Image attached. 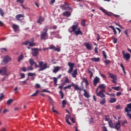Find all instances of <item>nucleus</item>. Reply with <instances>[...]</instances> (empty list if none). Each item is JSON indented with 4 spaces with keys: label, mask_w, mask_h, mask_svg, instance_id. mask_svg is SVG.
<instances>
[{
    "label": "nucleus",
    "mask_w": 131,
    "mask_h": 131,
    "mask_svg": "<svg viewBox=\"0 0 131 131\" xmlns=\"http://www.w3.org/2000/svg\"><path fill=\"white\" fill-rule=\"evenodd\" d=\"M29 63L31 66L34 65L36 68H40L38 70L39 71H42L49 68L48 67V63H45L43 61H39V66L37 65V63L34 61L33 58H31L29 60Z\"/></svg>",
    "instance_id": "nucleus-1"
},
{
    "label": "nucleus",
    "mask_w": 131,
    "mask_h": 131,
    "mask_svg": "<svg viewBox=\"0 0 131 131\" xmlns=\"http://www.w3.org/2000/svg\"><path fill=\"white\" fill-rule=\"evenodd\" d=\"M74 24V25H73L72 26V30L69 31V32L72 33V32H74V34L76 36H77L78 35H82V32H81V31H80V28H78V23L75 22ZM77 28H78V29H77ZM76 29H77V31H76Z\"/></svg>",
    "instance_id": "nucleus-2"
},
{
    "label": "nucleus",
    "mask_w": 131,
    "mask_h": 131,
    "mask_svg": "<svg viewBox=\"0 0 131 131\" xmlns=\"http://www.w3.org/2000/svg\"><path fill=\"white\" fill-rule=\"evenodd\" d=\"M51 29V28H49V26H46L45 27L44 29L42 30V32H41L40 34V39L41 40H46L48 39L49 35L48 34V30Z\"/></svg>",
    "instance_id": "nucleus-3"
},
{
    "label": "nucleus",
    "mask_w": 131,
    "mask_h": 131,
    "mask_svg": "<svg viewBox=\"0 0 131 131\" xmlns=\"http://www.w3.org/2000/svg\"><path fill=\"white\" fill-rule=\"evenodd\" d=\"M98 88L101 89L98 93H97V96L100 97L101 98L105 97V95L103 94L105 92V89L106 86L104 84H101L98 86Z\"/></svg>",
    "instance_id": "nucleus-4"
},
{
    "label": "nucleus",
    "mask_w": 131,
    "mask_h": 131,
    "mask_svg": "<svg viewBox=\"0 0 131 131\" xmlns=\"http://www.w3.org/2000/svg\"><path fill=\"white\" fill-rule=\"evenodd\" d=\"M71 86H74L75 87V90L82 91V88L79 87L78 85H76L74 83H72L71 84L67 85V86H65L64 88V90H66V89H70L71 88Z\"/></svg>",
    "instance_id": "nucleus-5"
},
{
    "label": "nucleus",
    "mask_w": 131,
    "mask_h": 131,
    "mask_svg": "<svg viewBox=\"0 0 131 131\" xmlns=\"http://www.w3.org/2000/svg\"><path fill=\"white\" fill-rule=\"evenodd\" d=\"M11 74V72L8 73L7 69L6 67H3L2 70H0V74L3 76H8L10 75Z\"/></svg>",
    "instance_id": "nucleus-6"
},
{
    "label": "nucleus",
    "mask_w": 131,
    "mask_h": 131,
    "mask_svg": "<svg viewBox=\"0 0 131 131\" xmlns=\"http://www.w3.org/2000/svg\"><path fill=\"white\" fill-rule=\"evenodd\" d=\"M11 60L12 58L9 55H7L3 58V60H2V64H6Z\"/></svg>",
    "instance_id": "nucleus-7"
},
{
    "label": "nucleus",
    "mask_w": 131,
    "mask_h": 131,
    "mask_svg": "<svg viewBox=\"0 0 131 131\" xmlns=\"http://www.w3.org/2000/svg\"><path fill=\"white\" fill-rule=\"evenodd\" d=\"M108 75L110 76V77L113 79L112 82L116 84L117 82L116 80L117 79V76L111 73H108Z\"/></svg>",
    "instance_id": "nucleus-8"
},
{
    "label": "nucleus",
    "mask_w": 131,
    "mask_h": 131,
    "mask_svg": "<svg viewBox=\"0 0 131 131\" xmlns=\"http://www.w3.org/2000/svg\"><path fill=\"white\" fill-rule=\"evenodd\" d=\"M38 48H33L32 49V54L34 57H37L39 54V51H38Z\"/></svg>",
    "instance_id": "nucleus-9"
},
{
    "label": "nucleus",
    "mask_w": 131,
    "mask_h": 131,
    "mask_svg": "<svg viewBox=\"0 0 131 131\" xmlns=\"http://www.w3.org/2000/svg\"><path fill=\"white\" fill-rule=\"evenodd\" d=\"M74 65H75V64L73 63H71L70 62H68V66L70 67V69L68 71L69 73H71V72L73 71V68H74Z\"/></svg>",
    "instance_id": "nucleus-10"
},
{
    "label": "nucleus",
    "mask_w": 131,
    "mask_h": 131,
    "mask_svg": "<svg viewBox=\"0 0 131 131\" xmlns=\"http://www.w3.org/2000/svg\"><path fill=\"white\" fill-rule=\"evenodd\" d=\"M122 54L123 58H125L126 60H128L130 58V55L129 53L125 54L124 51H122Z\"/></svg>",
    "instance_id": "nucleus-11"
},
{
    "label": "nucleus",
    "mask_w": 131,
    "mask_h": 131,
    "mask_svg": "<svg viewBox=\"0 0 131 131\" xmlns=\"http://www.w3.org/2000/svg\"><path fill=\"white\" fill-rule=\"evenodd\" d=\"M121 127V122L118 120L117 123L115 124L114 128L117 129V130H119Z\"/></svg>",
    "instance_id": "nucleus-12"
},
{
    "label": "nucleus",
    "mask_w": 131,
    "mask_h": 131,
    "mask_svg": "<svg viewBox=\"0 0 131 131\" xmlns=\"http://www.w3.org/2000/svg\"><path fill=\"white\" fill-rule=\"evenodd\" d=\"M100 10H101L104 13H105L106 15L108 16H112V15H113V13L109 12H107L105 10L103 9L102 8H100Z\"/></svg>",
    "instance_id": "nucleus-13"
},
{
    "label": "nucleus",
    "mask_w": 131,
    "mask_h": 131,
    "mask_svg": "<svg viewBox=\"0 0 131 131\" xmlns=\"http://www.w3.org/2000/svg\"><path fill=\"white\" fill-rule=\"evenodd\" d=\"M47 49H51V50H53L57 52H60V49L59 48H56L54 46V45H51L50 46L49 48H48Z\"/></svg>",
    "instance_id": "nucleus-14"
},
{
    "label": "nucleus",
    "mask_w": 131,
    "mask_h": 131,
    "mask_svg": "<svg viewBox=\"0 0 131 131\" xmlns=\"http://www.w3.org/2000/svg\"><path fill=\"white\" fill-rule=\"evenodd\" d=\"M125 111L127 113L131 112V103L127 104V106L125 107Z\"/></svg>",
    "instance_id": "nucleus-15"
},
{
    "label": "nucleus",
    "mask_w": 131,
    "mask_h": 131,
    "mask_svg": "<svg viewBox=\"0 0 131 131\" xmlns=\"http://www.w3.org/2000/svg\"><path fill=\"white\" fill-rule=\"evenodd\" d=\"M100 81V79L98 77H96L93 81V83L95 86H96L97 83Z\"/></svg>",
    "instance_id": "nucleus-16"
},
{
    "label": "nucleus",
    "mask_w": 131,
    "mask_h": 131,
    "mask_svg": "<svg viewBox=\"0 0 131 131\" xmlns=\"http://www.w3.org/2000/svg\"><path fill=\"white\" fill-rule=\"evenodd\" d=\"M68 5V3L64 2V5H61L60 6V8L62 9V10H67V6Z\"/></svg>",
    "instance_id": "nucleus-17"
},
{
    "label": "nucleus",
    "mask_w": 131,
    "mask_h": 131,
    "mask_svg": "<svg viewBox=\"0 0 131 131\" xmlns=\"http://www.w3.org/2000/svg\"><path fill=\"white\" fill-rule=\"evenodd\" d=\"M24 17H25L24 14H19V15H17L15 16V18L17 20H21V18H24Z\"/></svg>",
    "instance_id": "nucleus-18"
},
{
    "label": "nucleus",
    "mask_w": 131,
    "mask_h": 131,
    "mask_svg": "<svg viewBox=\"0 0 131 131\" xmlns=\"http://www.w3.org/2000/svg\"><path fill=\"white\" fill-rule=\"evenodd\" d=\"M62 15L64 17H70L71 16V13L68 12V11H66L65 12H63L62 13Z\"/></svg>",
    "instance_id": "nucleus-19"
},
{
    "label": "nucleus",
    "mask_w": 131,
    "mask_h": 131,
    "mask_svg": "<svg viewBox=\"0 0 131 131\" xmlns=\"http://www.w3.org/2000/svg\"><path fill=\"white\" fill-rule=\"evenodd\" d=\"M44 21H45V17L40 16L39 17L38 20H37V23L41 24V23L43 22Z\"/></svg>",
    "instance_id": "nucleus-20"
},
{
    "label": "nucleus",
    "mask_w": 131,
    "mask_h": 131,
    "mask_svg": "<svg viewBox=\"0 0 131 131\" xmlns=\"http://www.w3.org/2000/svg\"><path fill=\"white\" fill-rule=\"evenodd\" d=\"M12 28H13L14 32H17V31L19 29V26L18 25H13L12 26Z\"/></svg>",
    "instance_id": "nucleus-21"
},
{
    "label": "nucleus",
    "mask_w": 131,
    "mask_h": 131,
    "mask_svg": "<svg viewBox=\"0 0 131 131\" xmlns=\"http://www.w3.org/2000/svg\"><path fill=\"white\" fill-rule=\"evenodd\" d=\"M77 69H75L72 73V76L73 78H76L77 76Z\"/></svg>",
    "instance_id": "nucleus-22"
},
{
    "label": "nucleus",
    "mask_w": 131,
    "mask_h": 131,
    "mask_svg": "<svg viewBox=\"0 0 131 131\" xmlns=\"http://www.w3.org/2000/svg\"><path fill=\"white\" fill-rule=\"evenodd\" d=\"M82 90H83V92H84V94H83L84 96L86 98H89L90 97L89 94L85 90H83V89H82Z\"/></svg>",
    "instance_id": "nucleus-23"
},
{
    "label": "nucleus",
    "mask_w": 131,
    "mask_h": 131,
    "mask_svg": "<svg viewBox=\"0 0 131 131\" xmlns=\"http://www.w3.org/2000/svg\"><path fill=\"white\" fill-rule=\"evenodd\" d=\"M60 69L61 68L59 67H56L54 68V69L53 70V72L54 73H56L57 72L59 71Z\"/></svg>",
    "instance_id": "nucleus-24"
},
{
    "label": "nucleus",
    "mask_w": 131,
    "mask_h": 131,
    "mask_svg": "<svg viewBox=\"0 0 131 131\" xmlns=\"http://www.w3.org/2000/svg\"><path fill=\"white\" fill-rule=\"evenodd\" d=\"M108 125L110 126V127H111V128H114V125H113V121L110 120V121H108Z\"/></svg>",
    "instance_id": "nucleus-25"
},
{
    "label": "nucleus",
    "mask_w": 131,
    "mask_h": 131,
    "mask_svg": "<svg viewBox=\"0 0 131 131\" xmlns=\"http://www.w3.org/2000/svg\"><path fill=\"white\" fill-rule=\"evenodd\" d=\"M84 46L86 47V49L88 50H91V48H92L90 44H89L88 43H85Z\"/></svg>",
    "instance_id": "nucleus-26"
},
{
    "label": "nucleus",
    "mask_w": 131,
    "mask_h": 131,
    "mask_svg": "<svg viewBox=\"0 0 131 131\" xmlns=\"http://www.w3.org/2000/svg\"><path fill=\"white\" fill-rule=\"evenodd\" d=\"M91 60L94 62H99L100 61V58L93 57L91 58Z\"/></svg>",
    "instance_id": "nucleus-27"
},
{
    "label": "nucleus",
    "mask_w": 131,
    "mask_h": 131,
    "mask_svg": "<svg viewBox=\"0 0 131 131\" xmlns=\"http://www.w3.org/2000/svg\"><path fill=\"white\" fill-rule=\"evenodd\" d=\"M82 80H83V82L85 83L86 86H88L89 84L88 80L85 78L84 77L83 78Z\"/></svg>",
    "instance_id": "nucleus-28"
},
{
    "label": "nucleus",
    "mask_w": 131,
    "mask_h": 131,
    "mask_svg": "<svg viewBox=\"0 0 131 131\" xmlns=\"http://www.w3.org/2000/svg\"><path fill=\"white\" fill-rule=\"evenodd\" d=\"M24 58V55L22 54L20 55L18 58V61L20 62L21 60H22Z\"/></svg>",
    "instance_id": "nucleus-29"
},
{
    "label": "nucleus",
    "mask_w": 131,
    "mask_h": 131,
    "mask_svg": "<svg viewBox=\"0 0 131 131\" xmlns=\"http://www.w3.org/2000/svg\"><path fill=\"white\" fill-rule=\"evenodd\" d=\"M106 102V100L105 98H102V99L100 100V104H103Z\"/></svg>",
    "instance_id": "nucleus-30"
},
{
    "label": "nucleus",
    "mask_w": 131,
    "mask_h": 131,
    "mask_svg": "<svg viewBox=\"0 0 131 131\" xmlns=\"http://www.w3.org/2000/svg\"><path fill=\"white\" fill-rule=\"evenodd\" d=\"M14 101V100L12 99H10L9 100L7 101V104L8 105H10Z\"/></svg>",
    "instance_id": "nucleus-31"
},
{
    "label": "nucleus",
    "mask_w": 131,
    "mask_h": 131,
    "mask_svg": "<svg viewBox=\"0 0 131 131\" xmlns=\"http://www.w3.org/2000/svg\"><path fill=\"white\" fill-rule=\"evenodd\" d=\"M53 81L54 82V84L55 86H57V82H58V78H56V77H54L53 78Z\"/></svg>",
    "instance_id": "nucleus-32"
},
{
    "label": "nucleus",
    "mask_w": 131,
    "mask_h": 131,
    "mask_svg": "<svg viewBox=\"0 0 131 131\" xmlns=\"http://www.w3.org/2000/svg\"><path fill=\"white\" fill-rule=\"evenodd\" d=\"M116 101V99L115 98H112L110 100V103H114V102H115Z\"/></svg>",
    "instance_id": "nucleus-33"
},
{
    "label": "nucleus",
    "mask_w": 131,
    "mask_h": 131,
    "mask_svg": "<svg viewBox=\"0 0 131 131\" xmlns=\"http://www.w3.org/2000/svg\"><path fill=\"white\" fill-rule=\"evenodd\" d=\"M88 73H89L90 74V78H91L93 76V74L92 72L88 69Z\"/></svg>",
    "instance_id": "nucleus-34"
},
{
    "label": "nucleus",
    "mask_w": 131,
    "mask_h": 131,
    "mask_svg": "<svg viewBox=\"0 0 131 131\" xmlns=\"http://www.w3.org/2000/svg\"><path fill=\"white\" fill-rule=\"evenodd\" d=\"M109 27L113 29V32H114V34L116 35L117 34V31H116V30L114 28V27L113 26H111Z\"/></svg>",
    "instance_id": "nucleus-35"
},
{
    "label": "nucleus",
    "mask_w": 131,
    "mask_h": 131,
    "mask_svg": "<svg viewBox=\"0 0 131 131\" xmlns=\"http://www.w3.org/2000/svg\"><path fill=\"white\" fill-rule=\"evenodd\" d=\"M36 74L34 73H29L28 74V76L29 77H30V76H36Z\"/></svg>",
    "instance_id": "nucleus-36"
},
{
    "label": "nucleus",
    "mask_w": 131,
    "mask_h": 131,
    "mask_svg": "<svg viewBox=\"0 0 131 131\" xmlns=\"http://www.w3.org/2000/svg\"><path fill=\"white\" fill-rule=\"evenodd\" d=\"M104 62L105 63L106 66L111 63V61L108 59L105 60Z\"/></svg>",
    "instance_id": "nucleus-37"
},
{
    "label": "nucleus",
    "mask_w": 131,
    "mask_h": 131,
    "mask_svg": "<svg viewBox=\"0 0 131 131\" xmlns=\"http://www.w3.org/2000/svg\"><path fill=\"white\" fill-rule=\"evenodd\" d=\"M0 14L2 16H4L5 13L2 9H0Z\"/></svg>",
    "instance_id": "nucleus-38"
},
{
    "label": "nucleus",
    "mask_w": 131,
    "mask_h": 131,
    "mask_svg": "<svg viewBox=\"0 0 131 131\" xmlns=\"http://www.w3.org/2000/svg\"><path fill=\"white\" fill-rule=\"evenodd\" d=\"M64 79H65V80H64V82H66V83H69L70 81H69V79H68V77L67 76H65L64 77Z\"/></svg>",
    "instance_id": "nucleus-39"
},
{
    "label": "nucleus",
    "mask_w": 131,
    "mask_h": 131,
    "mask_svg": "<svg viewBox=\"0 0 131 131\" xmlns=\"http://www.w3.org/2000/svg\"><path fill=\"white\" fill-rule=\"evenodd\" d=\"M59 94H60V95L61 96V99L64 98V93H63V92H62V90L60 91Z\"/></svg>",
    "instance_id": "nucleus-40"
},
{
    "label": "nucleus",
    "mask_w": 131,
    "mask_h": 131,
    "mask_svg": "<svg viewBox=\"0 0 131 131\" xmlns=\"http://www.w3.org/2000/svg\"><path fill=\"white\" fill-rule=\"evenodd\" d=\"M105 121H108H108H110V119L108 118V117H109V116L108 115H107V116H105Z\"/></svg>",
    "instance_id": "nucleus-41"
},
{
    "label": "nucleus",
    "mask_w": 131,
    "mask_h": 131,
    "mask_svg": "<svg viewBox=\"0 0 131 131\" xmlns=\"http://www.w3.org/2000/svg\"><path fill=\"white\" fill-rule=\"evenodd\" d=\"M33 68L31 66L30 67H28V68H27V70L30 71H33Z\"/></svg>",
    "instance_id": "nucleus-42"
},
{
    "label": "nucleus",
    "mask_w": 131,
    "mask_h": 131,
    "mask_svg": "<svg viewBox=\"0 0 131 131\" xmlns=\"http://www.w3.org/2000/svg\"><path fill=\"white\" fill-rule=\"evenodd\" d=\"M81 25L84 27L85 26V20L84 19L82 20Z\"/></svg>",
    "instance_id": "nucleus-43"
},
{
    "label": "nucleus",
    "mask_w": 131,
    "mask_h": 131,
    "mask_svg": "<svg viewBox=\"0 0 131 131\" xmlns=\"http://www.w3.org/2000/svg\"><path fill=\"white\" fill-rule=\"evenodd\" d=\"M120 67L122 68V70H123L124 73L125 74H126V72H125V69H124V66H123V64L121 63V64H120Z\"/></svg>",
    "instance_id": "nucleus-44"
},
{
    "label": "nucleus",
    "mask_w": 131,
    "mask_h": 131,
    "mask_svg": "<svg viewBox=\"0 0 131 131\" xmlns=\"http://www.w3.org/2000/svg\"><path fill=\"white\" fill-rule=\"evenodd\" d=\"M38 93H39V91L37 90V91H36V92L34 94L32 95L31 96H32V97L36 96Z\"/></svg>",
    "instance_id": "nucleus-45"
},
{
    "label": "nucleus",
    "mask_w": 131,
    "mask_h": 131,
    "mask_svg": "<svg viewBox=\"0 0 131 131\" xmlns=\"http://www.w3.org/2000/svg\"><path fill=\"white\" fill-rule=\"evenodd\" d=\"M24 0H17L16 2L19 3L20 4H23L24 3Z\"/></svg>",
    "instance_id": "nucleus-46"
},
{
    "label": "nucleus",
    "mask_w": 131,
    "mask_h": 131,
    "mask_svg": "<svg viewBox=\"0 0 131 131\" xmlns=\"http://www.w3.org/2000/svg\"><path fill=\"white\" fill-rule=\"evenodd\" d=\"M102 53H103V57L105 59H106L107 58V56H106V53L105 51H102Z\"/></svg>",
    "instance_id": "nucleus-47"
},
{
    "label": "nucleus",
    "mask_w": 131,
    "mask_h": 131,
    "mask_svg": "<svg viewBox=\"0 0 131 131\" xmlns=\"http://www.w3.org/2000/svg\"><path fill=\"white\" fill-rule=\"evenodd\" d=\"M70 115H67L66 117V120H69L70 119Z\"/></svg>",
    "instance_id": "nucleus-48"
},
{
    "label": "nucleus",
    "mask_w": 131,
    "mask_h": 131,
    "mask_svg": "<svg viewBox=\"0 0 131 131\" xmlns=\"http://www.w3.org/2000/svg\"><path fill=\"white\" fill-rule=\"evenodd\" d=\"M36 45V43H33V42H30V44H29L30 47L35 46Z\"/></svg>",
    "instance_id": "nucleus-49"
},
{
    "label": "nucleus",
    "mask_w": 131,
    "mask_h": 131,
    "mask_svg": "<svg viewBox=\"0 0 131 131\" xmlns=\"http://www.w3.org/2000/svg\"><path fill=\"white\" fill-rule=\"evenodd\" d=\"M30 42H31V41H27L24 42L23 44H24V45H26V46H27V45H28L30 46Z\"/></svg>",
    "instance_id": "nucleus-50"
},
{
    "label": "nucleus",
    "mask_w": 131,
    "mask_h": 131,
    "mask_svg": "<svg viewBox=\"0 0 131 131\" xmlns=\"http://www.w3.org/2000/svg\"><path fill=\"white\" fill-rule=\"evenodd\" d=\"M120 87L119 86H116V87H113L112 89L116 90V91H118Z\"/></svg>",
    "instance_id": "nucleus-51"
},
{
    "label": "nucleus",
    "mask_w": 131,
    "mask_h": 131,
    "mask_svg": "<svg viewBox=\"0 0 131 131\" xmlns=\"http://www.w3.org/2000/svg\"><path fill=\"white\" fill-rule=\"evenodd\" d=\"M21 70L23 71V72H26L27 69L26 67H24L23 68H21Z\"/></svg>",
    "instance_id": "nucleus-52"
},
{
    "label": "nucleus",
    "mask_w": 131,
    "mask_h": 131,
    "mask_svg": "<svg viewBox=\"0 0 131 131\" xmlns=\"http://www.w3.org/2000/svg\"><path fill=\"white\" fill-rule=\"evenodd\" d=\"M113 42L114 43H116L117 42V39L115 38L114 37H113Z\"/></svg>",
    "instance_id": "nucleus-53"
},
{
    "label": "nucleus",
    "mask_w": 131,
    "mask_h": 131,
    "mask_svg": "<svg viewBox=\"0 0 131 131\" xmlns=\"http://www.w3.org/2000/svg\"><path fill=\"white\" fill-rule=\"evenodd\" d=\"M126 123H127V120H125L122 122V125H123V126H124V125H125V124H126Z\"/></svg>",
    "instance_id": "nucleus-54"
},
{
    "label": "nucleus",
    "mask_w": 131,
    "mask_h": 131,
    "mask_svg": "<svg viewBox=\"0 0 131 131\" xmlns=\"http://www.w3.org/2000/svg\"><path fill=\"white\" fill-rule=\"evenodd\" d=\"M67 10H72V8H71L70 6H69V5H68H68H67Z\"/></svg>",
    "instance_id": "nucleus-55"
},
{
    "label": "nucleus",
    "mask_w": 131,
    "mask_h": 131,
    "mask_svg": "<svg viewBox=\"0 0 131 131\" xmlns=\"http://www.w3.org/2000/svg\"><path fill=\"white\" fill-rule=\"evenodd\" d=\"M127 117H129V119H131V114L127 113Z\"/></svg>",
    "instance_id": "nucleus-56"
},
{
    "label": "nucleus",
    "mask_w": 131,
    "mask_h": 131,
    "mask_svg": "<svg viewBox=\"0 0 131 131\" xmlns=\"http://www.w3.org/2000/svg\"><path fill=\"white\" fill-rule=\"evenodd\" d=\"M20 76H21V78H24L25 77L26 75L24 73H21L20 74Z\"/></svg>",
    "instance_id": "nucleus-57"
},
{
    "label": "nucleus",
    "mask_w": 131,
    "mask_h": 131,
    "mask_svg": "<svg viewBox=\"0 0 131 131\" xmlns=\"http://www.w3.org/2000/svg\"><path fill=\"white\" fill-rule=\"evenodd\" d=\"M52 111L53 112H54V113H57L58 114V112L55 110L54 106L52 107Z\"/></svg>",
    "instance_id": "nucleus-58"
},
{
    "label": "nucleus",
    "mask_w": 131,
    "mask_h": 131,
    "mask_svg": "<svg viewBox=\"0 0 131 131\" xmlns=\"http://www.w3.org/2000/svg\"><path fill=\"white\" fill-rule=\"evenodd\" d=\"M66 103H67L66 100H63L62 101V105H66Z\"/></svg>",
    "instance_id": "nucleus-59"
},
{
    "label": "nucleus",
    "mask_w": 131,
    "mask_h": 131,
    "mask_svg": "<svg viewBox=\"0 0 131 131\" xmlns=\"http://www.w3.org/2000/svg\"><path fill=\"white\" fill-rule=\"evenodd\" d=\"M4 94H1L0 96V100H2L4 98Z\"/></svg>",
    "instance_id": "nucleus-60"
},
{
    "label": "nucleus",
    "mask_w": 131,
    "mask_h": 131,
    "mask_svg": "<svg viewBox=\"0 0 131 131\" xmlns=\"http://www.w3.org/2000/svg\"><path fill=\"white\" fill-rule=\"evenodd\" d=\"M7 112H9V111L8 110V109H5L3 111L4 114H6V113H7Z\"/></svg>",
    "instance_id": "nucleus-61"
},
{
    "label": "nucleus",
    "mask_w": 131,
    "mask_h": 131,
    "mask_svg": "<svg viewBox=\"0 0 131 131\" xmlns=\"http://www.w3.org/2000/svg\"><path fill=\"white\" fill-rule=\"evenodd\" d=\"M102 129H103V131H107V128L105 126H103Z\"/></svg>",
    "instance_id": "nucleus-62"
},
{
    "label": "nucleus",
    "mask_w": 131,
    "mask_h": 131,
    "mask_svg": "<svg viewBox=\"0 0 131 131\" xmlns=\"http://www.w3.org/2000/svg\"><path fill=\"white\" fill-rule=\"evenodd\" d=\"M125 35H126L127 36H128V30H126L124 32Z\"/></svg>",
    "instance_id": "nucleus-63"
},
{
    "label": "nucleus",
    "mask_w": 131,
    "mask_h": 131,
    "mask_svg": "<svg viewBox=\"0 0 131 131\" xmlns=\"http://www.w3.org/2000/svg\"><path fill=\"white\" fill-rule=\"evenodd\" d=\"M100 35L98 34H97V40L98 41H99V40H100Z\"/></svg>",
    "instance_id": "nucleus-64"
}]
</instances>
